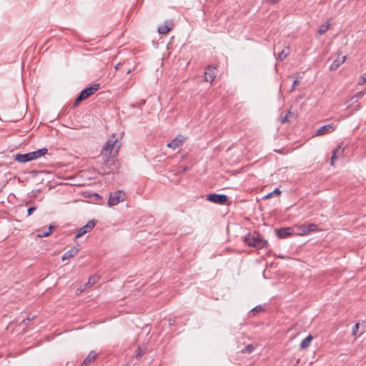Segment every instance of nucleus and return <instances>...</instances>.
I'll use <instances>...</instances> for the list:
<instances>
[{
    "label": "nucleus",
    "instance_id": "f257e3e1",
    "mask_svg": "<svg viewBox=\"0 0 366 366\" xmlns=\"http://www.w3.org/2000/svg\"><path fill=\"white\" fill-rule=\"evenodd\" d=\"M119 148L120 144H118L117 139H111L107 141L101 152L102 162H99L101 164L102 174H109L114 169L116 155Z\"/></svg>",
    "mask_w": 366,
    "mask_h": 366
},
{
    "label": "nucleus",
    "instance_id": "f03ea898",
    "mask_svg": "<svg viewBox=\"0 0 366 366\" xmlns=\"http://www.w3.org/2000/svg\"><path fill=\"white\" fill-rule=\"evenodd\" d=\"M244 242L249 247H254L257 249L267 248L268 246V242L264 239L259 233L256 231L245 236Z\"/></svg>",
    "mask_w": 366,
    "mask_h": 366
},
{
    "label": "nucleus",
    "instance_id": "7ed1b4c3",
    "mask_svg": "<svg viewBox=\"0 0 366 366\" xmlns=\"http://www.w3.org/2000/svg\"><path fill=\"white\" fill-rule=\"evenodd\" d=\"M47 152L48 149L46 148H41L26 154H17L14 156V159L20 163H26L27 162L36 159L45 155Z\"/></svg>",
    "mask_w": 366,
    "mask_h": 366
},
{
    "label": "nucleus",
    "instance_id": "20e7f679",
    "mask_svg": "<svg viewBox=\"0 0 366 366\" xmlns=\"http://www.w3.org/2000/svg\"><path fill=\"white\" fill-rule=\"evenodd\" d=\"M100 87L99 84H94L92 86L84 89L74 101V105H78L81 102L86 99L94 94Z\"/></svg>",
    "mask_w": 366,
    "mask_h": 366
},
{
    "label": "nucleus",
    "instance_id": "39448f33",
    "mask_svg": "<svg viewBox=\"0 0 366 366\" xmlns=\"http://www.w3.org/2000/svg\"><path fill=\"white\" fill-rule=\"evenodd\" d=\"M125 194L120 190L116 191L113 193H110L108 204L109 206H114L118 204L119 202H123L124 200Z\"/></svg>",
    "mask_w": 366,
    "mask_h": 366
},
{
    "label": "nucleus",
    "instance_id": "423d86ee",
    "mask_svg": "<svg viewBox=\"0 0 366 366\" xmlns=\"http://www.w3.org/2000/svg\"><path fill=\"white\" fill-rule=\"evenodd\" d=\"M207 200L219 204H224L227 201V197L223 194H210L207 196Z\"/></svg>",
    "mask_w": 366,
    "mask_h": 366
},
{
    "label": "nucleus",
    "instance_id": "0eeeda50",
    "mask_svg": "<svg viewBox=\"0 0 366 366\" xmlns=\"http://www.w3.org/2000/svg\"><path fill=\"white\" fill-rule=\"evenodd\" d=\"M276 234L280 239H285L291 237L294 234L293 227H282L278 229H275Z\"/></svg>",
    "mask_w": 366,
    "mask_h": 366
},
{
    "label": "nucleus",
    "instance_id": "6e6552de",
    "mask_svg": "<svg viewBox=\"0 0 366 366\" xmlns=\"http://www.w3.org/2000/svg\"><path fill=\"white\" fill-rule=\"evenodd\" d=\"M95 226L94 220H89L84 227H81L77 234L75 235V239L79 238L87 232H89Z\"/></svg>",
    "mask_w": 366,
    "mask_h": 366
},
{
    "label": "nucleus",
    "instance_id": "1a4fd4ad",
    "mask_svg": "<svg viewBox=\"0 0 366 366\" xmlns=\"http://www.w3.org/2000/svg\"><path fill=\"white\" fill-rule=\"evenodd\" d=\"M335 129L336 125L334 123L324 125L317 130L316 135L320 136L326 134H330L335 131Z\"/></svg>",
    "mask_w": 366,
    "mask_h": 366
},
{
    "label": "nucleus",
    "instance_id": "9d476101",
    "mask_svg": "<svg viewBox=\"0 0 366 366\" xmlns=\"http://www.w3.org/2000/svg\"><path fill=\"white\" fill-rule=\"evenodd\" d=\"M215 70L216 68L214 66H209L207 67L204 74V80L206 81L212 83L216 77Z\"/></svg>",
    "mask_w": 366,
    "mask_h": 366
},
{
    "label": "nucleus",
    "instance_id": "9b49d317",
    "mask_svg": "<svg viewBox=\"0 0 366 366\" xmlns=\"http://www.w3.org/2000/svg\"><path fill=\"white\" fill-rule=\"evenodd\" d=\"M185 138L182 135H179L174 138L172 142L167 144V147L172 149H176L182 145Z\"/></svg>",
    "mask_w": 366,
    "mask_h": 366
},
{
    "label": "nucleus",
    "instance_id": "f8f14e48",
    "mask_svg": "<svg viewBox=\"0 0 366 366\" xmlns=\"http://www.w3.org/2000/svg\"><path fill=\"white\" fill-rule=\"evenodd\" d=\"M343 153H344V149L342 148L341 146H338L337 147H336L333 152H332V157H331V165H334V162L335 161L340 157L342 156L343 155Z\"/></svg>",
    "mask_w": 366,
    "mask_h": 366
},
{
    "label": "nucleus",
    "instance_id": "ddd939ff",
    "mask_svg": "<svg viewBox=\"0 0 366 366\" xmlns=\"http://www.w3.org/2000/svg\"><path fill=\"white\" fill-rule=\"evenodd\" d=\"M172 27V21L168 20L165 21V24L158 28V32L160 34H167Z\"/></svg>",
    "mask_w": 366,
    "mask_h": 366
},
{
    "label": "nucleus",
    "instance_id": "4468645a",
    "mask_svg": "<svg viewBox=\"0 0 366 366\" xmlns=\"http://www.w3.org/2000/svg\"><path fill=\"white\" fill-rule=\"evenodd\" d=\"M97 357V354L94 351H91L87 357L84 359L80 366H88L93 362Z\"/></svg>",
    "mask_w": 366,
    "mask_h": 366
},
{
    "label": "nucleus",
    "instance_id": "2eb2a0df",
    "mask_svg": "<svg viewBox=\"0 0 366 366\" xmlns=\"http://www.w3.org/2000/svg\"><path fill=\"white\" fill-rule=\"evenodd\" d=\"M346 60V56H342V57H338L335 59L330 65V70L335 71L337 70L339 66L342 64Z\"/></svg>",
    "mask_w": 366,
    "mask_h": 366
},
{
    "label": "nucleus",
    "instance_id": "dca6fc26",
    "mask_svg": "<svg viewBox=\"0 0 366 366\" xmlns=\"http://www.w3.org/2000/svg\"><path fill=\"white\" fill-rule=\"evenodd\" d=\"M78 251L79 249L76 247H72L63 254L62 260L69 259L74 257L77 254Z\"/></svg>",
    "mask_w": 366,
    "mask_h": 366
},
{
    "label": "nucleus",
    "instance_id": "f3484780",
    "mask_svg": "<svg viewBox=\"0 0 366 366\" xmlns=\"http://www.w3.org/2000/svg\"><path fill=\"white\" fill-rule=\"evenodd\" d=\"M54 227L52 225H50L48 229H41L39 231V233L36 234V237L41 238L48 237L50 235V234L52 232Z\"/></svg>",
    "mask_w": 366,
    "mask_h": 366
},
{
    "label": "nucleus",
    "instance_id": "a211bd4d",
    "mask_svg": "<svg viewBox=\"0 0 366 366\" xmlns=\"http://www.w3.org/2000/svg\"><path fill=\"white\" fill-rule=\"evenodd\" d=\"M313 340V336L312 335H309L306 338H305L300 343V347L302 350H305L309 347L312 340Z\"/></svg>",
    "mask_w": 366,
    "mask_h": 366
},
{
    "label": "nucleus",
    "instance_id": "6ab92c4d",
    "mask_svg": "<svg viewBox=\"0 0 366 366\" xmlns=\"http://www.w3.org/2000/svg\"><path fill=\"white\" fill-rule=\"evenodd\" d=\"M331 24L327 21L325 24H322L318 29V34L320 35L325 34L330 29Z\"/></svg>",
    "mask_w": 366,
    "mask_h": 366
},
{
    "label": "nucleus",
    "instance_id": "aec40b11",
    "mask_svg": "<svg viewBox=\"0 0 366 366\" xmlns=\"http://www.w3.org/2000/svg\"><path fill=\"white\" fill-rule=\"evenodd\" d=\"M99 280V277L98 275H92L89 278L88 282L86 285L92 286L94 285Z\"/></svg>",
    "mask_w": 366,
    "mask_h": 366
},
{
    "label": "nucleus",
    "instance_id": "412c9836",
    "mask_svg": "<svg viewBox=\"0 0 366 366\" xmlns=\"http://www.w3.org/2000/svg\"><path fill=\"white\" fill-rule=\"evenodd\" d=\"M294 114L288 111L286 114V115L282 119L281 122L282 124L290 122V118L293 117Z\"/></svg>",
    "mask_w": 366,
    "mask_h": 366
},
{
    "label": "nucleus",
    "instance_id": "4be33fe9",
    "mask_svg": "<svg viewBox=\"0 0 366 366\" xmlns=\"http://www.w3.org/2000/svg\"><path fill=\"white\" fill-rule=\"evenodd\" d=\"M281 194V191L277 188L273 192L268 193L267 195H265L264 199H269L272 197L274 195H279Z\"/></svg>",
    "mask_w": 366,
    "mask_h": 366
},
{
    "label": "nucleus",
    "instance_id": "5701e85b",
    "mask_svg": "<svg viewBox=\"0 0 366 366\" xmlns=\"http://www.w3.org/2000/svg\"><path fill=\"white\" fill-rule=\"evenodd\" d=\"M307 229L308 230V233L311 232H317L318 226L316 224H310L307 225Z\"/></svg>",
    "mask_w": 366,
    "mask_h": 366
},
{
    "label": "nucleus",
    "instance_id": "b1692460",
    "mask_svg": "<svg viewBox=\"0 0 366 366\" xmlns=\"http://www.w3.org/2000/svg\"><path fill=\"white\" fill-rule=\"evenodd\" d=\"M254 350V347L252 345H247L244 349H242V352L243 353H247L249 354L252 352Z\"/></svg>",
    "mask_w": 366,
    "mask_h": 366
},
{
    "label": "nucleus",
    "instance_id": "393cba45",
    "mask_svg": "<svg viewBox=\"0 0 366 366\" xmlns=\"http://www.w3.org/2000/svg\"><path fill=\"white\" fill-rule=\"evenodd\" d=\"M297 228L300 230V234H306L308 233L306 224H302L300 226H298Z\"/></svg>",
    "mask_w": 366,
    "mask_h": 366
},
{
    "label": "nucleus",
    "instance_id": "a878e982",
    "mask_svg": "<svg viewBox=\"0 0 366 366\" xmlns=\"http://www.w3.org/2000/svg\"><path fill=\"white\" fill-rule=\"evenodd\" d=\"M288 55V52H286L285 49H283L280 53L278 54L277 59L280 61H283Z\"/></svg>",
    "mask_w": 366,
    "mask_h": 366
},
{
    "label": "nucleus",
    "instance_id": "bb28decb",
    "mask_svg": "<svg viewBox=\"0 0 366 366\" xmlns=\"http://www.w3.org/2000/svg\"><path fill=\"white\" fill-rule=\"evenodd\" d=\"M144 355V352L141 350L139 347H138L137 350L136 358L139 360Z\"/></svg>",
    "mask_w": 366,
    "mask_h": 366
},
{
    "label": "nucleus",
    "instance_id": "cd10ccee",
    "mask_svg": "<svg viewBox=\"0 0 366 366\" xmlns=\"http://www.w3.org/2000/svg\"><path fill=\"white\" fill-rule=\"evenodd\" d=\"M34 317H35V316H33L32 317H27V318H26V319L23 320H22V322H21V323H22V324H24V325H25L26 326H27V325L29 324V322H30L32 320H34Z\"/></svg>",
    "mask_w": 366,
    "mask_h": 366
},
{
    "label": "nucleus",
    "instance_id": "c85d7f7f",
    "mask_svg": "<svg viewBox=\"0 0 366 366\" xmlns=\"http://www.w3.org/2000/svg\"><path fill=\"white\" fill-rule=\"evenodd\" d=\"M358 330H359V323H357L352 327V335L353 336H355L357 335Z\"/></svg>",
    "mask_w": 366,
    "mask_h": 366
},
{
    "label": "nucleus",
    "instance_id": "c756f323",
    "mask_svg": "<svg viewBox=\"0 0 366 366\" xmlns=\"http://www.w3.org/2000/svg\"><path fill=\"white\" fill-rule=\"evenodd\" d=\"M299 82H300V80H299V78L297 76L296 78V79L292 83V88H291V92H292L295 89V86L299 84Z\"/></svg>",
    "mask_w": 366,
    "mask_h": 366
},
{
    "label": "nucleus",
    "instance_id": "7c9ffc66",
    "mask_svg": "<svg viewBox=\"0 0 366 366\" xmlns=\"http://www.w3.org/2000/svg\"><path fill=\"white\" fill-rule=\"evenodd\" d=\"M36 209V207H31L27 210L28 216H30L35 210Z\"/></svg>",
    "mask_w": 366,
    "mask_h": 366
},
{
    "label": "nucleus",
    "instance_id": "2f4dec72",
    "mask_svg": "<svg viewBox=\"0 0 366 366\" xmlns=\"http://www.w3.org/2000/svg\"><path fill=\"white\" fill-rule=\"evenodd\" d=\"M262 310V307L260 305H258V306H256L254 308H253L251 312H258L261 311Z\"/></svg>",
    "mask_w": 366,
    "mask_h": 366
},
{
    "label": "nucleus",
    "instance_id": "473e14b6",
    "mask_svg": "<svg viewBox=\"0 0 366 366\" xmlns=\"http://www.w3.org/2000/svg\"><path fill=\"white\" fill-rule=\"evenodd\" d=\"M364 95V93L362 92H357L354 97H352V99L354 98H361Z\"/></svg>",
    "mask_w": 366,
    "mask_h": 366
},
{
    "label": "nucleus",
    "instance_id": "72a5a7b5",
    "mask_svg": "<svg viewBox=\"0 0 366 366\" xmlns=\"http://www.w3.org/2000/svg\"><path fill=\"white\" fill-rule=\"evenodd\" d=\"M281 0H265L266 3L269 4H274L280 2Z\"/></svg>",
    "mask_w": 366,
    "mask_h": 366
},
{
    "label": "nucleus",
    "instance_id": "f704fd0d",
    "mask_svg": "<svg viewBox=\"0 0 366 366\" xmlns=\"http://www.w3.org/2000/svg\"><path fill=\"white\" fill-rule=\"evenodd\" d=\"M361 79H362V82H360V84H365L366 82V74H364L361 76Z\"/></svg>",
    "mask_w": 366,
    "mask_h": 366
},
{
    "label": "nucleus",
    "instance_id": "c9c22d12",
    "mask_svg": "<svg viewBox=\"0 0 366 366\" xmlns=\"http://www.w3.org/2000/svg\"><path fill=\"white\" fill-rule=\"evenodd\" d=\"M145 104V100H142L140 102L137 103V107H140L142 105Z\"/></svg>",
    "mask_w": 366,
    "mask_h": 366
},
{
    "label": "nucleus",
    "instance_id": "e433bc0d",
    "mask_svg": "<svg viewBox=\"0 0 366 366\" xmlns=\"http://www.w3.org/2000/svg\"><path fill=\"white\" fill-rule=\"evenodd\" d=\"M122 66V64H120V63H119V64H117L114 66V69H115L116 70H117V69H119L120 68V66Z\"/></svg>",
    "mask_w": 366,
    "mask_h": 366
},
{
    "label": "nucleus",
    "instance_id": "4c0bfd02",
    "mask_svg": "<svg viewBox=\"0 0 366 366\" xmlns=\"http://www.w3.org/2000/svg\"><path fill=\"white\" fill-rule=\"evenodd\" d=\"M188 170V167H184L183 169H182V172H185Z\"/></svg>",
    "mask_w": 366,
    "mask_h": 366
},
{
    "label": "nucleus",
    "instance_id": "58836bf2",
    "mask_svg": "<svg viewBox=\"0 0 366 366\" xmlns=\"http://www.w3.org/2000/svg\"><path fill=\"white\" fill-rule=\"evenodd\" d=\"M126 72H127V74H129L131 72V69H128Z\"/></svg>",
    "mask_w": 366,
    "mask_h": 366
},
{
    "label": "nucleus",
    "instance_id": "ea45409f",
    "mask_svg": "<svg viewBox=\"0 0 366 366\" xmlns=\"http://www.w3.org/2000/svg\"><path fill=\"white\" fill-rule=\"evenodd\" d=\"M125 366H128L127 365H126Z\"/></svg>",
    "mask_w": 366,
    "mask_h": 366
}]
</instances>
